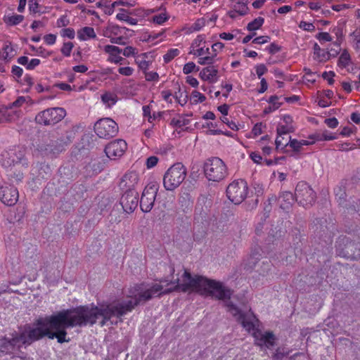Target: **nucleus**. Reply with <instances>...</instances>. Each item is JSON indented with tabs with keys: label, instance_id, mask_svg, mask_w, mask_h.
Listing matches in <instances>:
<instances>
[{
	"label": "nucleus",
	"instance_id": "obj_1",
	"mask_svg": "<svg viewBox=\"0 0 360 360\" xmlns=\"http://www.w3.org/2000/svg\"><path fill=\"white\" fill-rule=\"evenodd\" d=\"M37 324L42 328V338H56L59 343L68 342L66 340L67 328L81 327L75 307L63 309L56 314L37 319Z\"/></svg>",
	"mask_w": 360,
	"mask_h": 360
},
{
	"label": "nucleus",
	"instance_id": "obj_2",
	"mask_svg": "<svg viewBox=\"0 0 360 360\" xmlns=\"http://www.w3.org/2000/svg\"><path fill=\"white\" fill-rule=\"evenodd\" d=\"M82 327L94 325L99 316L103 318L101 326H103L112 316L121 317L129 311H131L130 302H119L116 304H102L98 306L80 305L75 307Z\"/></svg>",
	"mask_w": 360,
	"mask_h": 360
},
{
	"label": "nucleus",
	"instance_id": "obj_3",
	"mask_svg": "<svg viewBox=\"0 0 360 360\" xmlns=\"http://www.w3.org/2000/svg\"><path fill=\"white\" fill-rule=\"evenodd\" d=\"M182 279L183 283L181 284L179 283V278L172 282L176 284L174 290L186 292L191 288H195L198 291H202V293L224 301L229 300L233 294V291L224 286L221 282L202 276L193 277L187 270L184 271Z\"/></svg>",
	"mask_w": 360,
	"mask_h": 360
},
{
	"label": "nucleus",
	"instance_id": "obj_4",
	"mask_svg": "<svg viewBox=\"0 0 360 360\" xmlns=\"http://www.w3.org/2000/svg\"><path fill=\"white\" fill-rule=\"evenodd\" d=\"M143 286L144 283L137 284L129 290L131 294L129 297H133L134 300L126 301V302L131 303V311L141 302H147L154 297H160L162 295L168 294L173 290L170 288L163 290V286L158 283L153 284L147 289H144Z\"/></svg>",
	"mask_w": 360,
	"mask_h": 360
},
{
	"label": "nucleus",
	"instance_id": "obj_5",
	"mask_svg": "<svg viewBox=\"0 0 360 360\" xmlns=\"http://www.w3.org/2000/svg\"><path fill=\"white\" fill-rule=\"evenodd\" d=\"M212 200L206 195H200L195 207L193 214L194 226L206 228L211 221V207Z\"/></svg>",
	"mask_w": 360,
	"mask_h": 360
},
{
	"label": "nucleus",
	"instance_id": "obj_6",
	"mask_svg": "<svg viewBox=\"0 0 360 360\" xmlns=\"http://www.w3.org/2000/svg\"><path fill=\"white\" fill-rule=\"evenodd\" d=\"M186 168L181 162L171 166L163 177V185L166 190L174 191L179 187L186 176Z\"/></svg>",
	"mask_w": 360,
	"mask_h": 360
},
{
	"label": "nucleus",
	"instance_id": "obj_7",
	"mask_svg": "<svg viewBox=\"0 0 360 360\" xmlns=\"http://www.w3.org/2000/svg\"><path fill=\"white\" fill-rule=\"evenodd\" d=\"M204 173L209 181H219L225 178L227 169L221 159L212 157L207 159L203 165Z\"/></svg>",
	"mask_w": 360,
	"mask_h": 360
},
{
	"label": "nucleus",
	"instance_id": "obj_8",
	"mask_svg": "<svg viewBox=\"0 0 360 360\" xmlns=\"http://www.w3.org/2000/svg\"><path fill=\"white\" fill-rule=\"evenodd\" d=\"M66 116L63 108H49L37 113L35 117L37 124L43 126L54 125L60 122Z\"/></svg>",
	"mask_w": 360,
	"mask_h": 360
},
{
	"label": "nucleus",
	"instance_id": "obj_9",
	"mask_svg": "<svg viewBox=\"0 0 360 360\" xmlns=\"http://www.w3.org/2000/svg\"><path fill=\"white\" fill-rule=\"evenodd\" d=\"M25 150L22 147H15L5 150L0 155V164L5 168H8L17 164L27 166L28 163L25 158Z\"/></svg>",
	"mask_w": 360,
	"mask_h": 360
},
{
	"label": "nucleus",
	"instance_id": "obj_10",
	"mask_svg": "<svg viewBox=\"0 0 360 360\" xmlns=\"http://www.w3.org/2000/svg\"><path fill=\"white\" fill-rule=\"evenodd\" d=\"M295 201L305 208L311 207L316 200V194L311 187L305 181L297 183L295 191Z\"/></svg>",
	"mask_w": 360,
	"mask_h": 360
},
{
	"label": "nucleus",
	"instance_id": "obj_11",
	"mask_svg": "<svg viewBox=\"0 0 360 360\" xmlns=\"http://www.w3.org/2000/svg\"><path fill=\"white\" fill-rule=\"evenodd\" d=\"M34 327L27 324L25 326L24 330L19 335L13 336L14 339L18 340V348L22 345H30L32 342L42 339V328L37 324V320L33 323Z\"/></svg>",
	"mask_w": 360,
	"mask_h": 360
},
{
	"label": "nucleus",
	"instance_id": "obj_12",
	"mask_svg": "<svg viewBox=\"0 0 360 360\" xmlns=\"http://www.w3.org/2000/svg\"><path fill=\"white\" fill-rule=\"evenodd\" d=\"M248 186L243 179H237L231 182L226 188L227 198L234 204H240L248 195Z\"/></svg>",
	"mask_w": 360,
	"mask_h": 360
},
{
	"label": "nucleus",
	"instance_id": "obj_13",
	"mask_svg": "<svg viewBox=\"0 0 360 360\" xmlns=\"http://www.w3.org/2000/svg\"><path fill=\"white\" fill-rule=\"evenodd\" d=\"M349 185L348 179H342L339 184L334 188L333 193L335 197V200L341 207L346 208L348 211L356 212L357 203L356 205L351 204L352 198L347 199V190ZM354 203V200H352Z\"/></svg>",
	"mask_w": 360,
	"mask_h": 360
},
{
	"label": "nucleus",
	"instance_id": "obj_14",
	"mask_svg": "<svg viewBox=\"0 0 360 360\" xmlns=\"http://www.w3.org/2000/svg\"><path fill=\"white\" fill-rule=\"evenodd\" d=\"M159 187V184L156 181L150 182L146 186L139 200L142 212H149L152 210Z\"/></svg>",
	"mask_w": 360,
	"mask_h": 360
},
{
	"label": "nucleus",
	"instance_id": "obj_15",
	"mask_svg": "<svg viewBox=\"0 0 360 360\" xmlns=\"http://www.w3.org/2000/svg\"><path fill=\"white\" fill-rule=\"evenodd\" d=\"M94 131L98 137L108 139L117 134L118 125L110 118H102L95 123Z\"/></svg>",
	"mask_w": 360,
	"mask_h": 360
},
{
	"label": "nucleus",
	"instance_id": "obj_16",
	"mask_svg": "<svg viewBox=\"0 0 360 360\" xmlns=\"http://www.w3.org/2000/svg\"><path fill=\"white\" fill-rule=\"evenodd\" d=\"M139 195L137 191H124L120 198V203L124 212L130 214L138 207Z\"/></svg>",
	"mask_w": 360,
	"mask_h": 360
},
{
	"label": "nucleus",
	"instance_id": "obj_17",
	"mask_svg": "<svg viewBox=\"0 0 360 360\" xmlns=\"http://www.w3.org/2000/svg\"><path fill=\"white\" fill-rule=\"evenodd\" d=\"M18 189L12 185L0 186V200L6 205L13 206L18 200Z\"/></svg>",
	"mask_w": 360,
	"mask_h": 360
},
{
	"label": "nucleus",
	"instance_id": "obj_18",
	"mask_svg": "<svg viewBox=\"0 0 360 360\" xmlns=\"http://www.w3.org/2000/svg\"><path fill=\"white\" fill-rule=\"evenodd\" d=\"M127 148V144L123 139H117L109 143L105 148L106 155L110 158L115 160L117 158L121 157Z\"/></svg>",
	"mask_w": 360,
	"mask_h": 360
},
{
	"label": "nucleus",
	"instance_id": "obj_19",
	"mask_svg": "<svg viewBox=\"0 0 360 360\" xmlns=\"http://www.w3.org/2000/svg\"><path fill=\"white\" fill-rule=\"evenodd\" d=\"M139 181V174L136 172L126 173L119 184L120 189L124 192L128 191H136V186Z\"/></svg>",
	"mask_w": 360,
	"mask_h": 360
},
{
	"label": "nucleus",
	"instance_id": "obj_20",
	"mask_svg": "<svg viewBox=\"0 0 360 360\" xmlns=\"http://www.w3.org/2000/svg\"><path fill=\"white\" fill-rule=\"evenodd\" d=\"M295 201V195L290 191H282L278 197L279 207L285 212H288L291 209Z\"/></svg>",
	"mask_w": 360,
	"mask_h": 360
},
{
	"label": "nucleus",
	"instance_id": "obj_21",
	"mask_svg": "<svg viewBox=\"0 0 360 360\" xmlns=\"http://www.w3.org/2000/svg\"><path fill=\"white\" fill-rule=\"evenodd\" d=\"M18 348V340L3 337L0 338V352L6 354H11Z\"/></svg>",
	"mask_w": 360,
	"mask_h": 360
},
{
	"label": "nucleus",
	"instance_id": "obj_22",
	"mask_svg": "<svg viewBox=\"0 0 360 360\" xmlns=\"http://www.w3.org/2000/svg\"><path fill=\"white\" fill-rule=\"evenodd\" d=\"M276 338L273 332L266 331L257 338V345L261 347L264 346L267 349H271L276 345Z\"/></svg>",
	"mask_w": 360,
	"mask_h": 360
},
{
	"label": "nucleus",
	"instance_id": "obj_23",
	"mask_svg": "<svg viewBox=\"0 0 360 360\" xmlns=\"http://www.w3.org/2000/svg\"><path fill=\"white\" fill-rule=\"evenodd\" d=\"M218 70L215 66H207L200 71L199 76L202 80L215 82Z\"/></svg>",
	"mask_w": 360,
	"mask_h": 360
},
{
	"label": "nucleus",
	"instance_id": "obj_24",
	"mask_svg": "<svg viewBox=\"0 0 360 360\" xmlns=\"http://www.w3.org/2000/svg\"><path fill=\"white\" fill-rule=\"evenodd\" d=\"M276 148L278 150L279 148H284L285 147L289 146L293 151L298 153L301 150V146L300 144V141L297 139H292L291 136H289V141L283 143L279 139V137H276L275 141Z\"/></svg>",
	"mask_w": 360,
	"mask_h": 360
},
{
	"label": "nucleus",
	"instance_id": "obj_25",
	"mask_svg": "<svg viewBox=\"0 0 360 360\" xmlns=\"http://www.w3.org/2000/svg\"><path fill=\"white\" fill-rule=\"evenodd\" d=\"M32 174L35 175L37 179L39 180L45 179L50 175L51 168L48 165L40 163L37 164L35 167L32 168Z\"/></svg>",
	"mask_w": 360,
	"mask_h": 360
},
{
	"label": "nucleus",
	"instance_id": "obj_26",
	"mask_svg": "<svg viewBox=\"0 0 360 360\" xmlns=\"http://www.w3.org/2000/svg\"><path fill=\"white\" fill-rule=\"evenodd\" d=\"M255 319H256V317L253 314H245L240 315V318L238 319V321L240 323H241V325L245 330L250 332L251 330H253L255 328V325L253 322Z\"/></svg>",
	"mask_w": 360,
	"mask_h": 360
},
{
	"label": "nucleus",
	"instance_id": "obj_27",
	"mask_svg": "<svg viewBox=\"0 0 360 360\" xmlns=\"http://www.w3.org/2000/svg\"><path fill=\"white\" fill-rule=\"evenodd\" d=\"M65 146L64 143L60 142V139H58L52 142V143L47 144L44 148V150L56 155L63 151Z\"/></svg>",
	"mask_w": 360,
	"mask_h": 360
},
{
	"label": "nucleus",
	"instance_id": "obj_28",
	"mask_svg": "<svg viewBox=\"0 0 360 360\" xmlns=\"http://www.w3.org/2000/svg\"><path fill=\"white\" fill-rule=\"evenodd\" d=\"M77 37L81 41H86L96 37L94 30L91 27H84L77 31Z\"/></svg>",
	"mask_w": 360,
	"mask_h": 360
},
{
	"label": "nucleus",
	"instance_id": "obj_29",
	"mask_svg": "<svg viewBox=\"0 0 360 360\" xmlns=\"http://www.w3.org/2000/svg\"><path fill=\"white\" fill-rule=\"evenodd\" d=\"M175 89L177 90V91L174 92L173 96L175 98L176 101L183 106L187 103L188 99L187 92L186 90L184 92L181 91V87L178 82H176L175 84Z\"/></svg>",
	"mask_w": 360,
	"mask_h": 360
},
{
	"label": "nucleus",
	"instance_id": "obj_30",
	"mask_svg": "<svg viewBox=\"0 0 360 360\" xmlns=\"http://www.w3.org/2000/svg\"><path fill=\"white\" fill-rule=\"evenodd\" d=\"M278 96L276 95L271 96L267 101V102L270 104L268 107L265 108L264 110V114H269L276 110L278 109L281 105L282 103L278 102Z\"/></svg>",
	"mask_w": 360,
	"mask_h": 360
},
{
	"label": "nucleus",
	"instance_id": "obj_31",
	"mask_svg": "<svg viewBox=\"0 0 360 360\" xmlns=\"http://www.w3.org/2000/svg\"><path fill=\"white\" fill-rule=\"evenodd\" d=\"M120 13H117L116 18L119 20L127 22L129 25H136L138 20L131 17L129 15L132 14V12H129L127 10L121 8Z\"/></svg>",
	"mask_w": 360,
	"mask_h": 360
},
{
	"label": "nucleus",
	"instance_id": "obj_32",
	"mask_svg": "<svg viewBox=\"0 0 360 360\" xmlns=\"http://www.w3.org/2000/svg\"><path fill=\"white\" fill-rule=\"evenodd\" d=\"M252 188L254 190L255 195L257 196V198L255 200H254V201L252 202V204H251L250 202L249 203L248 206L250 209H254V208L257 207V206L259 203L258 198L259 196H262L264 194L263 185H262L259 183L254 182V184H252Z\"/></svg>",
	"mask_w": 360,
	"mask_h": 360
},
{
	"label": "nucleus",
	"instance_id": "obj_33",
	"mask_svg": "<svg viewBox=\"0 0 360 360\" xmlns=\"http://www.w3.org/2000/svg\"><path fill=\"white\" fill-rule=\"evenodd\" d=\"M260 250L259 248H255L254 250L252 251L250 257H248L246 265L248 266V268L252 269L255 266V265L260 260Z\"/></svg>",
	"mask_w": 360,
	"mask_h": 360
},
{
	"label": "nucleus",
	"instance_id": "obj_34",
	"mask_svg": "<svg viewBox=\"0 0 360 360\" xmlns=\"http://www.w3.org/2000/svg\"><path fill=\"white\" fill-rule=\"evenodd\" d=\"M2 53V60H4L6 63L9 62L13 57L14 54L13 49L11 46V42H6L1 49Z\"/></svg>",
	"mask_w": 360,
	"mask_h": 360
},
{
	"label": "nucleus",
	"instance_id": "obj_35",
	"mask_svg": "<svg viewBox=\"0 0 360 360\" xmlns=\"http://www.w3.org/2000/svg\"><path fill=\"white\" fill-rule=\"evenodd\" d=\"M292 352L289 348L282 346L278 347L272 355L273 360H283V358L289 355Z\"/></svg>",
	"mask_w": 360,
	"mask_h": 360
},
{
	"label": "nucleus",
	"instance_id": "obj_36",
	"mask_svg": "<svg viewBox=\"0 0 360 360\" xmlns=\"http://www.w3.org/2000/svg\"><path fill=\"white\" fill-rule=\"evenodd\" d=\"M24 20V16L22 15H6L4 18V22L9 26H14L20 24Z\"/></svg>",
	"mask_w": 360,
	"mask_h": 360
},
{
	"label": "nucleus",
	"instance_id": "obj_37",
	"mask_svg": "<svg viewBox=\"0 0 360 360\" xmlns=\"http://www.w3.org/2000/svg\"><path fill=\"white\" fill-rule=\"evenodd\" d=\"M101 101L104 104L107 105L108 107H110L116 103L117 101V96L114 93L105 92L101 95Z\"/></svg>",
	"mask_w": 360,
	"mask_h": 360
},
{
	"label": "nucleus",
	"instance_id": "obj_38",
	"mask_svg": "<svg viewBox=\"0 0 360 360\" xmlns=\"http://www.w3.org/2000/svg\"><path fill=\"white\" fill-rule=\"evenodd\" d=\"M169 15L167 13L165 9H164L163 11H161L158 14L153 15L150 19V20L153 21L154 23H156L158 25H162L165 21H167L169 19Z\"/></svg>",
	"mask_w": 360,
	"mask_h": 360
},
{
	"label": "nucleus",
	"instance_id": "obj_39",
	"mask_svg": "<svg viewBox=\"0 0 360 360\" xmlns=\"http://www.w3.org/2000/svg\"><path fill=\"white\" fill-rule=\"evenodd\" d=\"M295 131V129L291 125H278L276 129L277 137H279L282 139H285L283 136V135H286L289 133H292Z\"/></svg>",
	"mask_w": 360,
	"mask_h": 360
},
{
	"label": "nucleus",
	"instance_id": "obj_40",
	"mask_svg": "<svg viewBox=\"0 0 360 360\" xmlns=\"http://www.w3.org/2000/svg\"><path fill=\"white\" fill-rule=\"evenodd\" d=\"M264 22V19L262 17H258L248 24L247 30L249 32L256 31L263 25Z\"/></svg>",
	"mask_w": 360,
	"mask_h": 360
},
{
	"label": "nucleus",
	"instance_id": "obj_41",
	"mask_svg": "<svg viewBox=\"0 0 360 360\" xmlns=\"http://www.w3.org/2000/svg\"><path fill=\"white\" fill-rule=\"evenodd\" d=\"M226 306L228 307V311L235 317H236L237 320L240 318V315L245 314L241 311V310L233 303L231 302H228L226 303Z\"/></svg>",
	"mask_w": 360,
	"mask_h": 360
},
{
	"label": "nucleus",
	"instance_id": "obj_42",
	"mask_svg": "<svg viewBox=\"0 0 360 360\" xmlns=\"http://www.w3.org/2000/svg\"><path fill=\"white\" fill-rule=\"evenodd\" d=\"M350 56L349 53L345 50L341 53L338 59V65L342 68H346L350 62Z\"/></svg>",
	"mask_w": 360,
	"mask_h": 360
},
{
	"label": "nucleus",
	"instance_id": "obj_43",
	"mask_svg": "<svg viewBox=\"0 0 360 360\" xmlns=\"http://www.w3.org/2000/svg\"><path fill=\"white\" fill-rule=\"evenodd\" d=\"M347 249H349L351 251H353V254L352 255L354 259H360V243H349L347 246Z\"/></svg>",
	"mask_w": 360,
	"mask_h": 360
},
{
	"label": "nucleus",
	"instance_id": "obj_44",
	"mask_svg": "<svg viewBox=\"0 0 360 360\" xmlns=\"http://www.w3.org/2000/svg\"><path fill=\"white\" fill-rule=\"evenodd\" d=\"M217 57V53H212L211 56H207L205 57L199 58L198 63L200 65H208V66H212V65L214 62V58Z\"/></svg>",
	"mask_w": 360,
	"mask_h": 360
},
{
	"label": "nucleus",
	"instance_id": "obj_45",
	"mask_svg": "<svg viewBox=\"0 0 360 360\" xmlns=\"http://www.w3.org/2000/svg\"><path fill=\"white\" fill-rule=\"evenodd\" d=\"M75 137V131L73 129L66 131L65 136L61 137L60 142H63L65 146L70 144Z\"/></svg>",
	"mask_w": 360,
	"mask_h": 360
},
{
	"label": "nucleus",
	"instance_id": "obj_46",
	"mask_svg": "<svg viewBox=\"0 0 360 360\" xmlns=\"http://www.w3.org/2000/svg\"><path fill=\"white\" fill-rule=\"evenodd\" d=\"M234 10L236 13H238L240 15H245L248 13V7L247 6L245 3L239 1L234 6Z\"/></svg>",
	"mask_w": 360,
	"mask_h": 360
},
{
	"label": "nucleus",
	"instance_id": "obj_47",
	"mask_svg": "<svg viewBox=\"0 0 360 360\" xmlns=\"http://www.w3.org/2000/svg\"><path fill=\"white\" fill-rule=\"evenodd\" d=\"M103 49L105 53L109 54V56L120 55L122 52V49L114 45H106L104 46Z\"/></svg>",
	"mask_w": 360,
	"mask_h": 360
},
{
	"label": "nucleus",
	"instance_id": "obj_48",
	"mask_svg": "<svg viewBox=\"0 0 360 360\" xmlns=\"http://www.w3.org/2000/svg\"><path fill=\"white\" fill-rule=\"evenodd\" d=\"M179 54V50L177 49H171L164 55V61L167 63Z\"/></svg>",
	"mask_w": 360,
	"mask_h": 360
},
{
	"label": "nucleus",
	"instance_id": "obj_49",
	"mask_svg": "<svg viewBox=\"0 0 360 360\" xmlns=\"http://www.w3.org/2000/svg\"><path fill=\"white\" fill-rule=\"evenodd\" d=\"M323 52H327V51H325L323 49H321L320 46L315 43L314 45V59L319 60V62H323L326 61L324 58L322 56Z\"/></svg>",
	"mask_w": 360,
	"mask_h": 360
},
{
	"label": "nucleus",
	"instance_id": "obj_50",
	"mask_svg": "<svg viewBox=\"0 0 360 360\" xmlns=\"http://www.w3.org/2000/svg\"><path fill=\"white\" fill-rule=\"evenodd\" d=\"M118 5H127V3L124 1H115L112 4H108V6H105L104 12L107 15H112L114 12V8H116V6Z\"/></svg>",
	"mask_w": 360,
	"mask_h": 360
},
{
	"label": "nucleus",
	"instance_id": "obj_51",
	"mask_svg": "<svg viewBox=\"0 0 360 360\" xmlns=\"http://www.w3.org/2000/svg\"><path fill=\"white\" fill-rule=\"evenodd\" d=\"M10 180L13 184H18L21 182L24 178L23 173L18 171L12 172L10 174Z\"/></svg>",
	"mask_w": 360,
	"mask_h": 360
},
{
	"label": "nucleus",
	"instance_id": "obj_52",
	"mask_svg": "<svg viewBox=\"0 0 360 360\" xmlns=\"http://www.w3.org/2000/svg\"><path fill=\"white\" fill-rule=\"evenodd\" d=\"M199 70V67H196L195 64L193 62H189L184 65L183 68V72L185 75H188L194 70L198 71Z\"/></svg>",
	"mask_w": 360,
	"mask_h": 360
},
{
	"label": "nucleus",
	"instance_id": "obj_53",
	"mask_svg": "<svg viewBox=\"0 0 360 360\" xmlns=\"http://www.w3.org/2000/svg\"><path fill=\"white\" fill-rule=\"evenodd\" d=\"M155 11L153 10H145L143 8H139L136 9L132 12V14H134L136 16L140 17V18H144L146 16H148L150 13H153Z\"/></svg>",
	"mask_w": 360,
	"mask_h": 360
},
{
	"label": "nucleus",
	"instance_id": "obj_54",
	"mask_svg": "<svg viewBox=\"0 0 360 360\" xmlns=\"http://www.w3.org/2000/svg\"><path fill=\"white\" fill-rule=\"evenodd\" d=\"M190 122L189 120L183 119H176L173 118L170 122V125H172L174 127H181L183 126H186Z\"/></svg>",
	"mask_w": 360,
	"mask_h": 360
},
{
	"label": "nucleus",
	"instance_id": "obj_55",
	"mask_svg": "<svg viewBox=\"0 0 360 360\" xmlns=\"http://www.w3.org/2000/svg\"><path fill=\"white\" fill-rule=\"evenodd\" d=\"M73 44L70 41H68L63 44V46L60 51L65 56L68 57L70 56Z\"/></svg>",
	"mask_w": 360,
	"mask_h": 360
},
{
	"label": "nucleus",
	"instance_id": "obj_56",
	"mask_svg": "<svg viewBox=\"0 0 360 360\" xmlns=\"http://www.w3.org/2000/svg\"><path fill=\"white\" fill-rule=\"evenodd\" d=\"M136 63H137L139 68L143 72H146L149 68L150 64V61L146 60V59H136Z\"/></svg>",
	"mask_w": 360,
	"mask_h": 360
},
{
	"label": "nucleus",
	"instance_id": "obj_57",
	"mask_svg": "<svg viewBox=\"0 0 360 360\" xmlns=\"http://www.w3.org/2000/svg\"><path fill=\"white\" fill-rule=\"evenodd\" d=\"M192 96L193 98V103L197 104L198 103H202L206 100V97L201 93L197 91L192 92Z\"/></svg>",
	"mask_w": 360,
	"mask_h": 360
},
{
	"label": "nucleus",
	"instance_id": "obj_58",
	"mask_svg": "<svg viewBox=\"0 0 360 360\" xmlns=\"http://www.w3.org/2000/svg\"><path fill=\"white\" fill-rule=\"evenodd\" d=\"M60 34L63 37H68L70 39H72L75 38V32L73 28L68 27L63 29L60 32Z\"/></svg>",
	"mask_w": 360,
	"mask_h": 360
},
{
	"label": "nucleus",
	"instance_id": "obj_59",
	"mask_svg": "<svg viewBox=\"0 0 360 360\" xmlns=\"http://www.w3.org/2000/svg\"><path fill=\"white\" fill-rule=\"evenodd\" d=\"M281 50V46L275 42L271 43L269 46L265 48V51H267L271 55L276 54Z\"/></svg>",
	"mask_w": 360,
	"mask_h": 360
},
{
	"label": "nucleus",
	"instance_id": "obj_60",
	"mask_svg": "<svg viewBox=\"0 0 360 360\" xmlns=\"http://www.w3.org/2000/svg\"><path fill=\"white\" fill-rule=\"evenodd\" d=\"M221 120L223 123L226 124L230 129L234 131H238L239 129L236 123L233 120H229L226 117L223 116L221 117Z\"/></svg>",
	"mask_w": 360,
	"mask_h": 360
},
{
	"label": "nucleus",
	"instance_id": "obj_61",
	"mask_svg": "<svg viewBox=\"0 0 360 360\" xmlns=\"http://www.w3.org/2000/svg\"><path fill=\"white\" fill-rule=\"evenodd\" d=\"M158 158L155 155L148 157L146 161L147 168L151 169L154 167L158 164Z\"/></svg>",
	"mask_w": 360,
	"mask_h": 360
},
{
	"label": "nucleus",
	"instance_id": "obj_62",
	"mask_svg": "<svg viewBox=\"0 0 360 360\" xmlns=\"http://www.w3.org/2000/svg\"><path fill=\"white\" fill-rule=\"evenodd\" d=\"M316 38L321 43L332 41V37L328 32H320L318 34H316Z\"/></svg>",
	"mask_w": 360,
	"mask_h": 360
},
{
	"label": "nucleus",
	"instance_id": "obj_63",
	"mask_svg": "<svg viewBox=\"0 0 360 360\" xmlns=\"http://www.w3.org/2000/svg\"><path fill=\"white\" fill-rule=\"evenodd\" d=\"M335 74L333 71H329V72H323L322 73V77L324 79H327L328 84L333 85L335 82V80L333 79V77H335Z\"/></svg>",
	"mask_w": 360,
	"mask_h": 360
},
{
	"label": "nucleus",
	"instance_id": "obj_64",
	"mask_svg": "<svg viewBox=\"0 0 360 360\" xmlns=\"http://www.w3.org/2000/svg\"><path fill=\"white\" fill-rule=\"evenodd\" d=\"M205 25V21L203 18L198 19L191 26L194 31L200 30Z\"/></svg>",
	"mask_w": 360,
	"mask_h": 360
}]
</instances>
